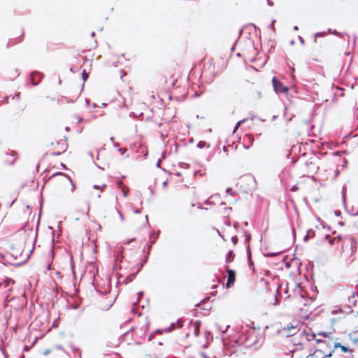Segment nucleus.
I'll list each match as a JSON object with an SVG mask.
<instances>
[{
    "label": "nucleus",
    "mask_w": 358,
    "mask_h": 358,
    "mask_svg": "<svg viewBox=\"0 0 358 358\" xmlns=\"http://www.w3.org/2000/svg\"><path fill=\"white\" fill-rule=\"evenodd\" d=\"M59 175L64 176L65 178V179L66 180V181H68L71 184V192H73L75 188H76V186L73 184V182L72 180L71 179V178L67 176H66V175H64V174H59Z\"/></svg>",
    "instance_id": "obj_7"
},
{
    "label": "nucleus",
    "mask_w": 358,
    "mask_h": 358,
    "mask_svg": "<svg viewBox=\"0 0 358 358\" xmlns=\"http://www.w3.org/2000/svg\"><path fill=\"white\" fill-rule=\"evenodd\" d=\"M300 41H301L302 43H303V38H300Z\"/></svg>",
    "instance_id": "obj_26"
},
{
    "label": "nucleus",
    "mask_w": 358,
    "mask_h": 358,
    "mask_svg": "<svg viewBox=\"0 0 358 358\" xmlns=\"http://www.w3.org/2000/svg\"><path fill=\"white\" fill-rule=\"evenodd\" d=\"M140 211L138 210H135V213H138Z\"/></svg>",
    "instance_id": "obj_25"
},
{
    "label": "nucleus",
    "mask_w": 358,
    "mask_h": 358,
    "mask_svg": "<svg viewBox=\"0 0 358 358\" xmlns=\"http://www.w3.org/2000/svg\"><path fill=\"white\" fill-rule=\"evenodd\" d=\"M50 353V349H47V350H44V352H43V355H48Z\"/></svg>",
    "instance_id": "obj_17"
},
{
    "label": "nucleus",
    "mask_w": 358,
    "mask_h": 358,
    "mask_svg": "<svg viewBox=\"0 0 358 358\" xmlns=\"http://www.w3.org/2000/svg\"><path fill=\"white\" fill-rule=\"evenodd\" d=\"M296 327L292 326L290 328H289V333L294 334L295 332Z\"/></svg>",
    "instance_id": "obj_14"
},
{
    "label": "nucleus",
    "mask_w": 358,
    "mask_h": 358,
    "mask_svg": "<svg viewBox=\"0 0 358 358\" xmlns=\"http://www.w3.org/2000/svg\"><path fill=\"white\" fill-rule=\"evenodd\" d=\"M334 348H340L341 350L344 352H347L349 351L348 348H347L346 347L342 345L341 343H335L334 344Z\"/></svg>",
    "instance_id": "obj_8"
},
{
    "label": "nucleus",
    "mask_w": 358,
    "mask_h": 358,
    "mask_svg": "<svg viewBox=\"0 0 358 358\" xmlns=\"http://www.w3.org/2000/svg\"><path fill=\"white\" fill-rule=\"evenodd\" d=\"M342 194H343V200H345V195H346V190L345 189H343Z\"/></svg>",
    "instance_id": "obj_16"
},
{
    "label": "nucleus",
    "mask_w": 358,
    "mask_h": 358,
    "mask_svg": "<svg viewBox=\"0 0 358 358\" xmlns=\"http://www.w3.org/2000/svg\"><path fill=\"white\" fill-rule=\"evenodd\" d=\"M206 145V142L204 141H200L197 144V148H203V147H205Z\"/></svg>",
    "instance_id": "obj_11"
},
{
    "label": "nucleus",
    "mask_w": 358,
    "mask_h": 358,
    "mask_svg": "<svg viewBox=\"0 0 358 358\" xmlns=\"http://www.w3.org/2000/svg\"><path fill=\"white\" fill-rule=\"evenodd\" d=\"M272 83L274 90L277 93H282L287 94L288 93V88L282 85L281 82L277 80L275 77L272 79Z\"/></svg>",
    "instance_id": "obj_3"
},
{
    "label": "nucleus",
    "mask_w": 358,
    "mask_h": 358,
    "mask_svg": "<svg viewBox=\"0 0 358 358\" xmlns=\"http://www.w3.org/2000/svg\"><path fill=\"white\" fill-rule=\"evenodd\" d=\"M227 327L226 328V329L222 330V332H225L227 331Z\"/></svg>",
    "instance_id": "obj_28"
},
{
    "label": "nucleus",
    "mask_w": 358,
    "mask_h": 358,
    "mask_svg": "<svg viewBox=\"0 0 358 358\" xmlns=\"http://www.w3.org/2000/svg\"><path fill=\"white\" fill-rule=\"evenodd\" d=\"M118 186H119V187H120V188L121 189V190H122V196H123L124 197H127V194H128V191H129L128 188H127V187H124V186L123 185V183H122V182H120L118 183Z\"/></svg>",
    "instance_id": "obj_6"
},
{
    "label": "nucleus",
    "mask_w": 358,
    "mask_h": 358,
    "mask_svg": "<svg viewBox=\"0 0 358 358\" xmlns=\"http://www.w3.org/2000/svg\"><path fill=\"white\" fill-rule=\"evenodd\" d=\"M106 186V185H103L101 187L99 186V185H94L93 186V189H98L99 190L100 192L102 191L103 188Z\"/></svg>",
    "instance_id": "obj_12"
},
{
    "label": "nucleus",
    "mask_w": 358,
    "mask_h": 358,
    "mask_svg": "<svg viewBox=\"0 0 358 358\" xmlns=\"http://www.w3.org/2000/svg\"><path fill=\"white\" fill-rule=\"evenodd\" d=\"M308 238V235H306L305 237H304V240L306 241Z\"/></svg>",
    "instance_id": "obj_23"
},
{
    "label": "nucleus",
    "mask_w": 358,
    "mask_h": 358,
    "mask_svg": "<svg viewBox=\"0 0 358 358\" xmlns=\"http://www.w3.org/2000/svg\"><path fill=\"white\" fill-rule=\"evenodd\" d=\"M83 80H84L85 81V80H87V73H85V71L83 72Z\"/></svg>",
    "instance_id": "obj_15"
},
{
    "label": "nucleus",
    "mask_w": 358,
    "mask_h": 358,
    "mask_svg": "<svg viewBox=\"0 0 358 358\" xmlns=\"http://www.w3.org/2000/svg\"><path fill=\"white\" fill-rule=\"evenodd\" d=\"M231 190L232 189L231 188H228V189H227L226 192H227V193L231 194Z\"/></svg>",
    "instance_id": "obj_20"
},
{
    "label": "nucleus",
    "mask_w": 358,
    "mask_h": 358,
    "mask_svg": "<svg viewBox=\"0 0 358 358\" xmlns=\"http://www.w3.org/2000/svg\"><path fill=\"white\" fill-rule=\"evenodd\" d=\"M245 122V120H241V121L238 122L236 123V126H235V128H234V131H233V133H235V132L236 131V130L238 129V127H240L243 123H244Z\"/></svg>",
    "instance_id": "obj_10"
},
{
    "label": "nucleus",
    "mask_w": 358,
    "mask_h": 358,
    "mask_svg": "<svg viewBox=\"0 0 358 358\" xmlns=\"http://www.w3.org/2000/svg\"><path fill=\"white\" fill-rule=\"evenodd\" d=\"M331 334L330 332H318L317 334H310L308 335L307 339L308 341H315L317 347L316 348H322L325 349L327 345L332 347Z\"/></svg>",
    "instance_id": "obj_1"
},
{
    "label": "nucleus",
    "mask_w": 358,
    "mask_h": 358,
    "mask_svg": "<svg viewBox=\"0 0 358 358\" xmlns=\"http://www.w3.org/2000/svg\"><path fill=\"white\" fill-rule=\"evenodd\" d=\"M294 29L295 31L298 30V27H297V26H294Z\"/></svg>",
    "instance_id": "obj_24"
},
{
    "label": "nucleus",
    "mask_w": 358,
    "mask_h": 358,
    "mask_svg": "<svg viewBox=\"0 0 358 358\" xmlns=\"http://www.w3.org/2000/svg\"><path fill=\"white\" fill-rule=\"evenodd\" d=\"M232 259V252L230 251L227 257V262L231 261Z\"/></svg>",
    "instance_id": "obj_13"
},
{
    "label": "nucleus",
    "mask_w": 358,
    "mask_h": 358,
    "mask_svg": "<svg viewBox=\"0 0 358 358\" xmlns=\"http://www.w3.org/2000/svg\"><path fill=\"white\" fill-rule=\"evenodd\" d=\"M333 352V348L327 345L325 349L316 348L313 353L310 354L306 358H328L331 357Z\"/></svg>",
    "instance_id": "obj_2"
},
{
    "label": "nucleus",
    "mask_w": 358,
    "mask_h": 358,
    "mask_svg": "<svg viewBox=\"0 0 358 358\" xmlns=\"http://www.w3.org/2000/svg\"><path fill=\"white\" fill-rule=\"evenodd\" d=\"M117 213H118V215H119V216L120 217V220L122 221H124V216L122 215V214L120 211H117Z\"/></svg>",
    "instance_id": "obj_18"
},
{
    "label": "nucleus",
    "mask_w": 358,
    "mask_h": 358,
    "mask_svg": "<svg viewBox=\"0 0 358 358\" xmlns=\"http://www.w3.org/2000/svg\"><path fill=\"white\" fill-rule=\"evenodd\" d=\"M30 238L29 240V246L28 248V250H27V252H31V248H33V245H34V241H35V236H36V234L35 233L31 230L30 231Z\"/></svg>",
    "instance_id": "obj_5"
},
{
    "label": "nucleus",
    "mask_w": 358,
    "mask_h": 358,
    "mask_svg": "<svg viewBox=\"0 0 358 358\" xmlns=\"http://www.w3.org/2000/svg\"><path fill=\"white\" fill-rule=\"evenodd\" d=\"M245 122V120H241V121L238 122L236 123V126H235V128H234V131H233V133H235V132L236 131V130L238 129V127H240L243 123H244Z\"/></svg>",
    "instance_id": "obj_9"
},
{
    "label": "nucleus",
    "mask_w": 358,
    "mask_h": 358,
    "mask_svg": "<svg viewBox=\"0 0 358 358\" xmlns=\"http://www.w3.org/2000/svg\"><path fill=\"white\" fill-rule=\"evenodd\" d=\"M100 196H101L100 194H97V197H98V198H100Z\"/></svg>",
    "instance_id": "obj_27"
},
{
    "label": "nucleus",
    "mask_w": 358,
    "mask_h": 358,
    "mask_svg": "<svg viewBox=\"0 0 358 358\" xmlns=\"http://www.w3.org/2000/svg\"><path fill=\"white\" fill-rule=\"evenodd\" d=\"M274 22H275V20H273L271 24V27L273 30H274Z\"/></svg>",
    "instance_id": "obj_21"
},
{
    "label": "nucleus",
    "mask_w": 358,
    "mask_h": 358,
    "mask_svg": "<svg viewBox=\"0 0 358 358\" xmlns=\"http://www.w3.org/2000/svg\"><path fill=\"white\" fill-rule=\"evenodd\" d=\"M324 36V33H317L315 34L316 37H322Z\"/></svg>",
    "instance_id": "obj_19"
},
{
    "label": "nucleus",
    "mask_w": 358,
    "mask_h": 358,
    "mask_svg": "<svg viewBox=\"0 0 358 358\" xmlns=\"http://www.w3.org/2000/svg\"><path fill=\"white\" fill-rule=\"evenodd\" d=\"M227 273H228V280H227V286L229 287L235 281V272L232 270L227 268Z\"/></svg>",
    "instance_id": "obj_4"
},
{
    "label": "nucleus",
    "mask_w": 358,
    "mask_h": 358,
    "mask_svg": "<svg viewBox=\"0 0 358 358\" xmlns=\"http://www.w3.org/2000/svg\"><path fill=\"white\" fill-rule=\"evenodd\" d=\"M321 225H322V228H324V224H321Z\"/></svg>",
    "instance_id": "obj_29"
},
{
    "label": "nucleus",
    "mask_w": 358,
    "mask_h": 358,
    "mask_svg": "<svg viewBox=\"0 0 358 358\" xmlns=\"http://www.w3.org/2000/svg\"><path fill=\"white\" fill-rule=\"evenodd\" d=\"M56 348L58 350H63V348L61 345L56 346Z\"/></svg>",
    "instance_id": "obj_22"
}]
</instances>
